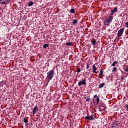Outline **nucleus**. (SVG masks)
Segmentation results:
<instances>
[{
    "instance_id": "nucleus-25",
    "label": "nucleus",
    "mask_w": 128,
    "mask_h": 128,
    "mask_svg": "<svg viewBox=\"0 0 128 128\" xmlns=\"http://www.w3.org/2000/svg\"><path fill=\"white\" fill-rule=\"evenodd\" d=\"M96 102H97V104H98L100 102V99L99 97H98L96 98Z\"/></svg>"
},
{
    "instance_id": "nucleus-15",
    "label": "nucleus",
    "mask_w": 128,
    "mask_h": 128,
    "mask_svg": "<svg viewBox=\"0 0 128 128\" xmlns=\"http://www.w3.org/2000/svg\"><path fill=\"white\" fill-rule=\"evenodd\" d=\"M118 10V8H115L114 10H111V12H114V14H116V12H117Z\"/></svg>"
},
{
    "instance_id": "nucleus-4",
    "label": "nucleus",
    "mask_w": 128,
    "mask_h": 128,
    "mask_svg": "<svg viewBox=\"0 0 128 128\" xmlns=\"http://www.w3.org/2000/svg\"><path fill=\"white\" fill-rule=\"evenodd\" d=\"M112 22V20L111 19H108V20L105 21L104 22V26H110V24Z\"/></svg>"
},
{
    "instance_id": "nucleus-34",
    "label": "nucleus",
    "mask_w": 128,
    "mask_h": 128,
    "mask_svg": "<svg viewBox=\"0 0 128 128\" xmlns=\"http://www.w3.org/2000/svg\"><path fill=\"white\" fill-rule=\"evenodd\" d=\"M76 32H77V34H79L80 33V32L78 31H77Z\"/></svg>"
},
{
    "instance_id": "nucleus-11",
    "label": "nucleus",
    "mask_w": 128,
    "mask_h": 128,
    "mask_svg": "<svg viewBox=\"0 0 128 128\" xmlns=\"http://www.w3.org/2000/svg\"><path fill=\"white\" fill-rule=\"evenodd\" d=\"M114 12L111 13V14H110V16L108 18L110 19V20H114V16H114Z\"/></svg>"
},
{
    "instance_id": "nucleus-26",
    "label": "nucleus",
    "mask_w": 128,
    "mask_h": 128,
    "mask_svg": "<svg viewBox=\"0 0 128 128\" xmlns=\"http://www.w3.org/2000/svg\"><path fill=\"white\" fill-rule=\"evenodd\" d=\"M118 71L116 68H114L112 70V72Z\"/></svg>"
},
{
    "instance_id": "nucleus-16",
    "label": "nucleus",
    "mask_w": 128,
    "mask_h": 128,
    "mask_svg": "<svg viewBox=\"0 0 128 128\" xmlns=\"http://www.w3.org/2000/svg\"><path fill=\"white\" fill-rule=\"evenodd\" d=\"M118 64V62H116V61H115L112 64V66H113V67H115Z\"/></svg>"
},
{
    "instance_id": "nucleus-3",
    "label": "nucleus",
    "mask_w": 128,
    "mask_h": 128,
    "mask_svg": "<svg viewBox=\"0 0 128 128\" xmlns=\"http://www.w3.org/2000/svg\"><path fill=\"white\" fill-rule=\"evenodd\" d=\"M124 28H122L120 29L118 33V37L121 38L122 36V35L124 34Z\"/></svg>"
},
{
    "instance_id": "nucleus-14",
    "label": "nucleus",
    "mask_w": 128,
    "mask_h": 128,
    "mask_svg": "<svg viewBox=\"0 0 128 128\" xmlns=\"http://www.w3.org/2000/svg\"><path fill=\"white\" fill-rule=\"evenodd\" d=\"M34 4V2H29L28 6L30 8H31V6H33Z\"/></svg>"
},
{
    "instance_id": "nucleus-18",
    "label": "nucleus",
    "mask_w": 128,
    "mask_h": 128,
    "mask_svg": "<svg viewBox=\"0 0 128 128\" xmlns=\"http://www.w3.org/2000/svg\"><path fill=\"white\" fill-rule=\"evenodd\" d=\"M104 73V70H101L100 71V77H103Z\"/></svg>"
},
{
    "instance_id": "nucleus-32",
    "label": "nucleus",
    "mask_w": 128,
    "mask_h": 128,
    "mask_svg": "<svg viewBox=\"0 0 128 128\" xmlns=\"http://www.w3.org/2000/svg\"><path fill=\"white\" fill-rule=\"evenodd\" d=\"M124 77H122V78H121V80H124Z\"/></svg>"
},
{
    "instance_id": "nucleus-36",
    "label": "nucleus",
    "mask_w": 128,
    "mask_h": 128,
    "mask_svg": "<svg viewBox=\"0 0 128 128\" xmlns=\"http://www.w3.org/2000/svg\"><path fill=\"white\" fill-rule=\"evenodd\" d=\"M0 128H1V127H0Z\"/></svg>"
},
{
    "instance_id": "nucleus-12",
    "label": "nucleus",
    "mask_w": 128,
    "mask_h": 128,
    "mask_svg": "<svg viewBox=\"0 0 128 128\" xmlns=\"http://www.w3.org/2000/svg\"><path fill=\"white\" fill-rule=\"evenodd\" d=\"M105 85H106L105 83H102V84H100L99 86V88L102 89V88H104V86H105Z\"/></svg>"
},
{
    "instance_id": "nucleus-2",
    "label": "nucleus",
    "mask_w": 128,
    "mask_h": 128,
    "mask_svg": "<svg viewBox=\"0 0 128 128\" xmlns=\"http://www.w3.org/2000/svg\"><path fill=\"white\" fill-rule=\"evenodd\" d=\"M11 2V0H0V4L2 6H4L5 4L6 6L7 4H9Z\"/></svg>"
},
{
    "instance_id": "nucleus-29",
    "label": "nucleus",
    "mask_w": 128,
    "mask_h": 128,
    "mask_svg": "<svg viewBox=\"0 0 128 128\" xmlns=\"http://www.w3.org/2000/svg\"><path fill=\"white\" fill-rule=\"evenodd\" d=\"M98 98V95H95L94 96V98Z\"/></svg>"
},
{
    "instance_id": "nucleus-10",
    "label": "nucleus",
    "mask_w": 128,
    "mask_h": 128,
    "mask_svg": "<svg viewBox=\"0 0 128 128\" xmlns=\"http://www.w3.org/2000/svg\"><path fill=\"white\" fill-rule=\"evenodd\" d=\"M6 84V82L5 81H2L0 82V88H4V86Z\"/></svg>"
},
{
    "instance_id": "nucleus-27",
    "label": "nucleus",
    "mask_w": 128,
    "mask_h": 128,
    "mask_svg": "<svg viewBox=\"0 0 128 128\" xmlns=\"http://www.w3.org/2000/svg\"><path fill=\"white\" fill-rule=\"evenodd\" d=\"M124 70L125 72H128V66H127V67L126 68L124 69Z\"/></svg>"
},
{
    "instance_id": "nucleus-19",
    "label": "nucleus",
    "mask_w": 128,
    "mask_h": 128,
    "mask_svg": "<svg viewBox=\"0 0 128 128\" xmlns=\"http://www.w3.org/2000/svg\"><path fill=\"white\" fill-rule=\"evenodd\" d=\"M66 46H72V42H68L66 44Z\"/></svg>"
},
{
    "instance_id": "nucleus-35",
    "label": "nucleus",
    "mask_w": 128,
    "mask_h": 128,
    "mask_svg": "<svg viewBox=\"0 0 128 128\" xmlns=\"http://www.w3.org/2000/svg\"><path fill=\"white\" fill-rule=\"evenodd\" d=\"M112 128H114V126H112Z\"/></svg>"
},
{
    "instance_id": "nucleus-9",
    "label": "nucleus",
    "mask_w": 128,
    "mask_h": 128,
    "mask_svg": "<svg viewBox=\"0 0 128 128\" xmlns=\"http://www.w3.org/2000/svg\"><path fill=\"white\" fill-rule=\"evenodd\" d=\"M91 42L92 44V45L94 46H95L97 44L96 40V39L92 40Z\"/></svg>"
},
{
    "instance_id": "nucleus-6",
    "label": "nucleus",
    "mask_w": 128,
    "mask_h": 128,
    "mask_svg": "<svg viewBox=\"0 0 128 128\" xmlns=\"http://www.w3.org/2000/svg\"><path fill=\"white\" fill-rule=\"evenodd\" d=\"M84 120L92 121V120H94V118L93 116L92 115L90 117L88 116H86Z\"/></svg>"
},
{
    "instance_id": "nucleus-17",
    "label": "nucleus",
    "mask_w": 128,
    "mask_h": 128,
    "mask_svg": "<svg viewBox=\"0 0 128 128\" xmlns=\"http://www.w3.org/2000/svg\"><path fill=\"white\" fill-rule=\"evenodd\" d=\"M101 108H103V109H102V110H106V106L104 104H102L101 105Z\"/></svg>"
},
{
    "instance_id": "nucleus-23",
    "label": "nucleus",
    "mask_w": 128,
    "mask_h": 128,
    "mask_svg": "<svg viewBox=\"0 0 128 128\" xmlns=\"http://www.w3.org/2000/svg\"><path fill=\"white\" fill-rule=\"evenodd\" d=\"M82 71V70L80 68H78L76 70V72H78V74H80Z\"/></svg>"
},
{
    "instance_id": "nucleus-22",
    "label": "nucleus",
    "mask_w": 128,
    "mask_h": 128,
    "mask_svg": "<svg viewBox=\"0 0 128 128\" xmlns=\"http://www.w3.org/2000/svg\"><path fill=\"white\" fill-rule=\"evenodd\" d=\"M86 101L88 102H90V97L87 96V98H86Z\"/></svg>"
},
{
    "instance_id": "nucleus-21",
    "label": "nucleus",
    "mask_w": 128,
    "mask_h": 128,
    "mask_svg": "<svg viewBox=\"0 0 128 128\" xmlns=\"http://www.w3.org/2000/svg\"><path fill=\"white\" fill-rule=\"evenodd\" d=\"M74 24H78V20H74L73 21Z\"/></svg>"
},
{
    "instance_id": "nucleus-5",
    "label": "nucleus",
    "mask_w": 128,
    "mask_h": 128,
    "mask_svg": "<svg viewBox=\"0 0 128 128\" xmlns=\"http://www.w3.org/2000/svg\"><path fill=\"white\" fill-rule=\"evenodd\" d=\"M86 80H84L82 81L79 82L78 83V86H86Z\"/></svg>"
},
{
    "instance_id": "nucleus-30",
    "label": "nucleus",
    "mask_w": 128,
    "mask_h": 128,
    "mask_svg": "<svg viewBox=\"0 0 128 128\" xmlns=\"http://www.w3.org/2000/svg\"><path fill=\"white\" fill-rule=\"evenodd\" d=\"M126 26V28H128V22H126V24H125Z\"/></svg>"
},
{
    "instance_id": "nucleus-33",
    "label": "nucleus",
    "mask_w": 128,
    "mask_h": 128,
    "mask_svg": "<svg viewBox=\"0 0 128 128\" xmlns=\"http://www.w3.org/2000/svg\"><path fill=\"white\" fill-rule=\"evenodd\" d=\"M2 10V8L1 7H0V10Z\"/></svg>"
},
{
    "instance_id": "nucleus-13",
    "label": "nucleus",
    "mask_w": 128,
    "mask_h": 128,
    "mask_svg": "<svg viewBox=\"0 0 128 128\" xmlns=\"http://www.w3.org/2000/svg\"><path fill=\"white\" fill-rule=\"evenodd\" d=\"M24 122L26 124V126H28V120L27 118H25L24 119Z\"/></svg>"
},
{
    "instance_id": "nucleus-31",
    "label": "nucleus",
    "mask_w": 128,
    "mask_h": 128,
    "mask_svg": "<svg viewBox=\"0 0 128 128\" xmlns=\"http://www.w3.org/2000/svg\"><path fill=\"white\" fill-rule=\"evenodd\" d=\"M126 110L128 111V104H126Z\"/></svg>"
},
{
    "instance_id": "nucleus-7",
    "label": "nucleus",
    "mask_w": 128,
    "mask_h": 128,
    "mask_svg": "<svg viewBox=\"0 0 128 128\" xmlns=\"http://www.w3.org/2000/svg\"><path fill=\"white\" fill-rule=\"evenodd\" d=\"M38 111V105H36V106H35L34 109L33 110V114L34 116L36 114L37 112Z\"/></svg>"
},
{
    "instance_id": "nucleus-20",
    "label": "nucleus",
    "mask_w": 128,
    "mask_h": 128,
    "mask_svg": "<svg viewBox=\"0 0 128 128\" xmlns=\"http://www.w3.org/2000/svg\"><path fill=\"white\" fill-rule=\"evenodd\" d=\"M50 47V46L48 44H45L44 46H43V48L44 49H46L47 48H48Z\"/></svg>"
},
{
    "instance_id": "nucleus-28",
    "label": "nucleus",
    "mask_w": 128,
    "mask_h": 128,
    "mask_svg": "<svg viewBox=\"0 0 128 128\" xmlns=\"http://www.w3.org/2000/svg\"><path fill=\"white\" fill-rule=\"evenodd\" d=\"M90 69V66L89 64H87L86 66V70H88Z\"/></svg>"
},
{
    "instance_id": "nucleus-24",
    "label": "nucleus",
    "mask_w": 128,
    "mask_h": 128,
    "mask_svg": "<svg viewBox=\"0 0 128 128\" xmlns=\"http://www.w3.org/2000/svg\"><path fill=\"white\" fill-rule=\"evenodd\" d=\"M70 12L71 14H75L76 11H75V10L74 9H71L70 11Z\"/></svg>"
},
{
    "instance_id": "nucleus-1",
    "label": "nucleus",
    "mask_w": 128,
    "mask_h": 128,
    "mask_svg": "<svg viewBox=\"0 0 128 128\" xmlns=\"http://www.w3.org/2000/svg\"><path fill=\"white\" fill-rule=\"evenodd\" d=\"M55 75V72L54 70H51L47 73V80L50 81L54 78Z\"/></svg>"
},
{
    "instance_id": "nucleus-8",
    "label": "nucleus",
    "mask_w": 128,
    "mask_h": 128,
    "mask_svg": "<svg viewBox=\"0 0 128 128\" xmlns=\"http://www.w3.org/2000/svg\"><path fill=\"white\" fill-rule=\"evenodd\" d=\"M92 69H93V73L94 74H98V72H96L97 70V68L95 64H94L92 66Z\"/></svg>"
}]
</instances>
